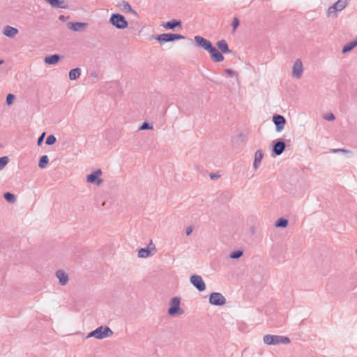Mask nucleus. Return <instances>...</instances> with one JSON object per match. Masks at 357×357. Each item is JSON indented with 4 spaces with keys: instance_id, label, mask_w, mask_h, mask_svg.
<instances>
[{
    "instance_id": "nucleus-19",
    "label": "nucleus",
    "mask_w": 357,
    "mask_h": 357,
    "mask_svg": "<svg viewBox=\"0 0 357 357\" xmlns=\"http://www.w3.org/2000/svg\"><path fill=\"white\" fill-rule=\"evenodd\" d=\"M119 6L122 11L125 13H131L135 16H137V13L132 9V6L128 2L123 1L119 3Z\"/></svg>"
},
{
    "instance_id": "nucleus-17",
    "label": "nucleus",
    "mask_w": 357,
    "mask_h": 357,
    "mask_svg": "<svg viewBox=\"0 0 357 357\" xmlns=\"http://www.w3.org/2000/svg\"><path fill=\"white\" fill-rule=\"evenodd\" d=\"M55 276L58 279L59 284L62 286L66 285L69 281L68 273L63 270H58L55 273Z\"/></svg>"
},
{
    "instance_id": "nucleus-30",
    "label": "nucleus",
    "mask_w": 357,
    "mask_h": 357,
    "mask_svg": "<svg viewBox=\"0 0 357 357\" xmlns=\"http://www.w3.org/2000/svg\"><path fill=\"white\" fill-rule=\"evenodd\" d=\"M9 159L7 156L0 158V172L8 165Z\"/></svg>"
},
{
    "instance_id": "nucleus-7",
    "label": "nucleus",
    "mask_w": 357,
    "mask_h": 357,
    "mask_svg": "<svg viewBox=\"0 0 357 357\" xmlns=\"http://www.w3.org/2000/svg\"><path fill=\"white\" fill-rule=\"evenodd\" d=\"M304 72V67L303 62L301 59H297L294 62L292 66L291 75L294 78L297 79H301L303 77Z\"/></svg>"
},
{
    "instance_id": "nucleus-42",
    "label": "nucleus",
    "mask_w": 357,
    "mask_h": 357,
    "mask_svg": "<svg viewBox=\"0 0 357 357\" xmlns=\"http://www.w3.org/2000/svg\"><path fill=\"white\" fill-rule=\"evenodd\" d=\"M3 60L2 59H0V65L3 64Z\"/></svg>"
},
{
    "instance_id": "nucleus-12",
    "label": "nucleus",
    "mask_w": 357,
    "mask_h": 357,
    "mask_svg": "<svg viewBox=\"0 0 357 357\" xmlns=\"http://www.w3.org/2000/svg\"><path fill=\"white\" fill-rule=\"evenodd\" d=\"M273 121L275 125V130L277 132H281L284 129L286 120L283 116L275 114L273 117Z\"/></svg>"
},
{
    "instance_id": "nucleus-31",
    "label": "nucleus",
    "mask_w": 357,
    "mask_h": 357,
    "mask_svg": "<svg viewBox=\"0 0 357 357\" xmlns=\"http://www.w3.org/2000/svg\"><path fill=\"white\" fill-rule=\"evenodd\" d=\"M330 152L334 153H342L344 154H350L351 153L349 150L344 149H332L330 150Z\"/></svg>"
},
{
    "instance_id": "nucleus-41",
    "label": "nucleus",
    "mask_w": 357,
    "mask_h": 357,
    "mask_svg": "<svg viewBox=\"0 0 357 357\" xmlns=\"http://www.w3.org/2000/svg\"><path fill=\"white\" fill-rule=\"evenodd\" d=\"M59 20L61 21L65 22V21H66L67 17L66 16H64V15H60L59 16Z\"/></svg>"
},
{
    "instance_id": "nucleus-24",
    "label": "nucleus",
    "mask_w": 357,
    "mask_h": 357,
    "mask_svg": "<svg viewBox=\"0 0 357 357\" xmlns=\"http://www.w3.org/2000/svg\"><path fill=\"white\" fill-rule=\"evenodd\" d=\"M181 22L176 20L169 21L167 23L162 24V26L166 29H174L176 26H181Z\"/></svg>"
},
{
    "instance_id": "nucleus-25",
    "label": "nucleus",
    "mask_w": 357,
    "mask_h": 357,
    "mask_svg": "<svg viewBox=\"0 0 357 357\" xmlns=\"http://www.w3.org/2000/svg\"><path fill=\"white\" fill-rule=\"evenodd\" d=\"M217 46L222 53H230L227 43L225 40H220L217 43Z\"/></svg>"
},
{
    "instance_id": "nucleus-21",
    "label": "nucleus",
    "mask_w": 357,
    "mask_h": 357,
    "mask_svg": "<svg viewBox=\"0 0 357 357\" xmlns=\"http://www.w3.org/2000/svg\"><path fill=\"white\" fill-rule=\"evenodd\" d=\"M285 146H286V145L283 142H281V141L277 142L275 144V145L273 146V151L275 155H280L284 151Z\"/></svg>"
},
{
    "instance_id": "nucleus-4",
    "label": "nucleus",
    "mask_w": 357,
    "mask_h": 357,
    "mask_svg": "<svg viewBox=\"0 0 357 357\" xmlns=\"http://www.w3.org/2000/svg\"><path fill=\"white\" fill-rule=\"evenodd\" d=\"M109 22L117 29H125L128 26V22L125 17L119 13L112 14Z\"/></svg>"
},
{
    "instance_id": "nucleus-10",
    "label": "nucleus",
    "mask_w": 357,
    "mask_h": 357,
    "mask_svg": "<svg viewBox=\"0 0 357 357\" xmlns=\"http://www.w3.org/2000/svg\"><path fill=\"white\" fill-rule=\"evenodd\" d=\"M190 283L196 287L199 291H203L206 289V284L202 278L199 275H192L190 278Z\"/></svg>"
},
{
    "instance_id": "nucleus-39",
    "label": "nucleus",
    "mask_w": 357,
    "mask_h": 357,
    "mask_svg": "<svg viewBox=\"0 0 357 357\" xmlns=\"http://www.w3.org/2000/svg\"><path fill=\"white\" fill-rule=\"evenodd\" d=\"M45 135V133L43 132L40 137L38 139V141H37V144L38 146H40L43 141V139H44V137Z\"/></svg>"
},
{
    "instance_id": "nucleus-43",
    "label": "nucleus",
    "mask_w": 357,
    "mask_h": 357,
    "mask_svg": "<svg viewBox=\"0 0 357 357\" xmlns=\"http://www.w3.org/2000/svg\"><path fill=\"white\" fill-rule=\"evenodd\" d=\"M238 137H244V135H243V134H240V135H238Z\"/></svg>"
},
{
    "instance_id": "nucleus-22",
    "label": "nucleus",
    "mask_w": 357,
    "mask_h": 357,
    "mask_svg": "<svg viewBox=\"0 0 357 357\" xmlns=\"http://www.w3.org/2000/svg\"><path fill=\"white\" fill-rule=\"evenodd\" d=\"M356 47H357V38L345 44L342 47V52L343 54H346L353 50Z\"/></svg>"
},
{
    "instance_id": "nucleus-1",
    "label": "nucleus",
    "mask_w": 357,
    "mask_h": 357,
    "mask_svg": "<svg viewBox=\"0 0 357 357\" xmlns=\"http://www.w3.org/2000/svg\"><path fill=\"white\" fill-rule=\"evenodd\" d=\"M263 342L268 346L288 344L290 342V339L283 335L267 334L264 335Z\"/></svg>"
},
{
    "instance_id": "nucleus-27",
    "label": "nucleus",
    "mask_w": 357,
    "mask_h": 357,
    "mask_svg": "<svg viewBox=\"0 0 357 357\" xmlns=\"http://www.w3.org/2000/svg\"><path fill=\"white\" fill-rule=\"evenodd\" d=\"M48 162H49L48 156L46 155H44L41 156L39 160L38 167L41 169H44L47 167Z\"/></svg>"
},
{
    "instance_id": "nucleus-15",
    "label": "nucleus",
    "mask_w": 357,
    "mask_h": 357,
    "mask_svg": "<svg viewBox=\"0 0 357 357\" xmlns=\"http://www.w3.org/2000/svg\"><path fill=\"white\" fill-rule=\"evenodd\" d=\"M264 156V153L261 149H258L255 151V155H254V162H253V165H252V167L255 171L259 168Z\"/></svg>"
},
{
    "instance_id": "nucleus-35",
    "label": "nucleus",
    "mask_w": 357,
    "mask_h": 357,
    "mask_svg": "<svg viewBox=\"0 0 357 357\" xmlns=\"http://www.w3.org/2000/svg\"><path fill=\"white\" fill-rule=\"evenodd\" d=\"M151 129H153V126L147 122L143 123L142 125L141 126V127L139 128V130H151Z\"/></svg>"
},
{
    "instance_id": "nucleus-23",
    "label": "nucleus",
    "mask_w": 357,
    "mask_h": 357,
    "mask_svg": "<svg viewBox=\"0 0 357 357\" xmlns=\"http://www.w3.org/2000/svg\"><path fill=\"white\" fill-rule=\"evenodd\" d=\"M61 57L59 55L53 54L46 56L44 59V61L45 63L49 65H55L59 61Z\"/></svg>"
},
{
    "instance_id": "nucleus-6",
    "label": "nucleus",
    "mask_w": 357,
    "mask_h": 357,
    "mask_svg": "<svg viewBox=\"0 0 357 357\" xmlns=\"http://www.w3.org/2000/svg\"><path fill=\"white\" fill-rule=\"evenodd\" d=\"M102 175V170L100 169H97L86 176V182L88 183L99 186L103 182V180L101 178Z\"/></svg>"
},
{
    "instance_id": "nucleus-28",
    "label": "nucleus",
    "mask_w": 357,
    "mask_h": 357,
    "mask_svg": "<svg viewBox=\"0 0 357 357\" xmlns=\"http://www.w3.org/2000/svg\"><path fill=\"white\" fill-rule=\"evenodd\" d=\"M288 225V220L287 219L281 218L278 219L275 224V226L276 227H281V228H285Z\"/></svg>"
},
{
    "instance_id": "nucleus-33",
    "label": "nucleus",
    "mask_w": 357,
    "mask_h": 357,
    "mask_svg": "<svg viewBox=\"0 0 357 357\" xmlns=\"http://www.w3.org/2000/svg\"><path fill=\"white\" fill-rule=\"evenodd\" d=\"M56 137L54 135H51L47 137L45 143L47 145L50 146L54 144L56 142Z\"/></svg>"
},
{
    "instance_id": "nucleus-38",
    "label": "nucleus",
    "mask_w": 357,
    "mask_h": 357,
    "mask_svg": "<svg viewBox=\"0 0 357 357\" xmlns=\"http://www.w3.org/2000/svg\"><path fill=\"white\" fill-rule=\"evenodd\" d=\"M324 119L327 121H331L335 119V116L332 113H329L324 116Z\"/></svg>"
},
{
    "instance_id": "nucleus-2",
    "label": "nucleus",
    "mask_w": 357,
    "mask_h": 357,
    "mask_svg": "<svg viewBox=\"0 0 357 357\" xmlns=\"http://www.w3.org/2000/svg\"><path fill=\"white\" fill-rule=\"evenodd\" d=\"M349 4V0H337L326 10V16L328 18H336L338 13L342 11Z\"/></svg>"
},
{
    "instance_id": "nucleus-14",
    "label": "nucleus",
    "mask_w": 357,
    "mask_h": 357,
    "mask_svg": "<svg viewBox=\"0 0 357 357\" xmlns=\"http://www.w3.org/2000/svg\"><path fill=\"white\" fill-rule=\"evenodd\" d=\"M209 52L211 59L215 62H222L224 61V56L221 52H220L215 47L212 45L207 50Z\"/></svg>"
},
{
    "instance_id": "nucleus-40",
    "label": "nucleus",
    "mask_w": 357,
    "mask_h": 357,
    "mask_svg": "<svg viewBox=\"0 0 357 357\" xmlns=\"http://www.w3.org/2000/svg\"><path fill=\"white\" fill-rule=\"evenodd\" d=\"M193 231L192 226H189L185 229V234L187 236H190Z\"/></svg>"
},
{
    "instance_id": "nucleus-3",
    "label": "nucleus",
    "mask_w": 357,
    "mask_h": 357,
    "mask_svg": "<svg viewBox=\"0 0 357 357\" xmlns=\"http://www.w3.org/2000/svg\"><path fill=\"white\" fill-rule=\"evenodd\" d=\"M112 335L113 331L108 326H101L90 332L87 335L86 338L94 337L98 340H102L111 337Z\"/></svg>"
},
{
    "instance_id": "nucleus-8",
    "label": "nucleus",
    "mask_w": 357,
    "mask_h": 357,
    "mask_svg": "<svg viewBox=\"0 0 357 357\" xmlns=\"http://www.w3.org/2000/svg\"><path fill=\"white\" fill-rule=\"evenodd\" d=\"M208 302L212 305L222 306L226 303V298L221 293L213 292L209 295Z\"/></svg>"
},
{
    "instance_id": "nucleus-34",
    "label": "nucleus",
    "mask_w": 357,
    "mask_h": 357,
    "mask_svg": "<svg viewBox=\"0 0 357 357\" xmlns=\"http://www.w3.org/2000/svg\"><path fill=\"white\" fill-rule=\"evenodd\" d=\"M15 99V97L13 94H11V93L8 94L7 97H6V104L8 105H11L12 104H13Z\"/></svg>"
},
{
    "instance_id": "nucleus-9",
    "label": "nucleus",
    "mask_w": 357,
    "mask_h": 357,
    "mask_svg": "<svg viewBox=\"0 0 357 357\" xmlns=\"http://www.w3.org/2000/svg\"><path fill=\"white\" fill-rule=\"evenodd\" d=\"M184 38L185 37L182 35L174 33H162L158 35L156 38L160 44Z\"/></svg>"
},
{
    "instance_id": "nucleus-13",
    "label": "nucleus",
    "mask_w": 357,
    "mask_h": 357,
    "mask_svg": "<svg viewBox=\"0 0 357 357\" xmlns=\"http://www.w3.org/2000/svg\"><path fill=\"white\" fill-rule=\"evenodd\" d=\"M89 24L86 22H70L67 23V27L76 32H80L84 31Z\"/></svg>"
},
{
    "instance_id": "nucleus-36",
    "label": "nucleus",
    "mask_w": 357,
    "mask_h": 357,
    "mask_svg": "<svg viewBox=\"0 0 357 357\" xmlns=\"http://www.w3.org/2000/svg\"><path fill=\"white\" fill-rule=\"evenodd\" d=\"M239 20L237 17H234L232 22V27H233V31H235V30L237 29V27L239 26Z\"/></svg>"
},
{
    "instance_id": "nucleus-11",
    "label": "nucleus",
    "mask_w": 357,
    "mask_h": 357,
    "mask_svg": "<svg viewBox=\"0 0 357 357\" xmlns=\"http://www.w3.org/2000/svg\"><path fill=\"white\" fill-rule=\"evenodd\" d=\"M156 252V249L152 243L144 248H141L138 250L137 256L139 258H148L150 256L153 255Z\"/></svg>"
},
{
    "instance_id": "nucleus-5",
    "label": "nucleus",
    "mask_w": 357,
    "mask_h": 357,
    "mask_svg": "<svg viewBox=\"0 0 357 357\" xmlns=\"http://www.w3.org/2000/svg\"><path fill=\"white\" fill-rule=\"evenodd\" d=\"M181 298L175 296L171 298L169 301V308L168 309V314L174 317L176 314L181 315L183 314V310L180 307Z\"/></svg>"
},
{
    "instance_id": "nucleus-29",
    "label": "nucleus",
    "mask_w": 357,
    "mask_h": 357,
    "mask_svg": "<svg viewBox=\"0 0 357 357\" xmlns=\"http://www.w3.org/2000/svg\"><path fill=\"white\" fill-rule=\"evenodd\" d=\"M3 197L10 204H14L16 202L15 196L11 192L4 193Z\"/></svg>"
},
{
    "instance_id": "nucleus-16",
    "label": "nucleus",
    "mask_w": 357,
    "mask_h": 357,
    "mask_svg": "<svg viewBox=\"0 0 357 357\" xmlns=\"http://www.w3.org/2000/svg\"><path fill=\"white\" fill-rule=\"evenodd\" d=\"M2 33L9 38H13L19 33V30L15 27L7 25L3 28Z\"/></svg>"
},
{
    "instance_id": "nucleus-37",
    "label": "nucleus",
    "mask_w": 357,
    "mask_h": 357,
    "mask_svg": "<svg viewBox=\"0 0 357 357\" xmlns=\"http://www.w3.org/2000/svg\"><path fill=\"white\" fill-rule=\"evenodd\" d=\"M225 72L229 76L237 77V75H238L237 73L231 69H225Z\"/></svg>"
},
{
    "instance_id": "nucleus-32",
    "label": "nucleus",
    "mask_w": 357,
    "mask_h": 357,
    "mask_svg": "<svg viewBox=\"0 0 357 357\" xmlns=\"http://www.w3.org/2000/svg\"><path fill=\"white\" fill-rule=\"evenodd\" d=\"M243 251H241V250H236V251L232 252L230 254L229 257L231 259H236L240 258L243 255Z\"/></svg>"
},
{
    "instance_id": "nucleus-26",
    "label": "nucleus",
    "mask_w": 357,
    "mask_h": 357,
    "mask_svg": "<svg viewBox=\"0 0 357 357\" xmlns=\"http://www.w3.org/2000/svg\"><path fill=\"white\" fill-rule=\"evenodd\" d=\"M81 75V69L79 68H73L69 72V79L70 80H76Z\"/></svg>"
},
{
    "instance_id": "nucleus-20",
    "label": "nucleus",
    "mask_w": 357,
    "mask_h": 357,
    "mask_svg": "<svg viewBox=\"0 0 357 357\" xmlns=\"http://www.w3.org/2000/svg\"><path fill=\"white\" fill-rule=\"evenodd\" d=\"M195 40L199 46L202 47L206 51L209 49V47L212 45L209 40H208L199 36H196L195 37Z\"/></svg>"
},
{
    "instance_id": "nucleus-18",
    "label": "nucleus",
    "mask_w": 357,
    "mask_h": 357,
    "mask_svg": "<svg viewBox=\"0 0 357 357\" xmlns=\"http://www.w3.org/2000/svg\"><path fill=\"white\" fill-rule=\"evenodd\" d=\"M53 8H68V5L65 0H43Z\"/></svg>"
}]
</instances>
